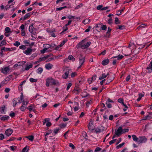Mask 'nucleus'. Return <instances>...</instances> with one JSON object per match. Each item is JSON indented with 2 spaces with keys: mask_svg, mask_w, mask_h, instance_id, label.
Returning a JSON list of instances; mask_svg holds the SVG:
<instances>
[{
  "mask_svg": "<svg viewBox=\"0 0 152 152\" xmlns=\"http://www.w3.org/2000/svg\"><path fill=\"white\" fill-rule=\"evenodd\" d=\"M86 39L83 40L77 45V48H80L83 49L88 48L91 44V42L90 41L86 42Z\"/></svg>",
  "mask_w": 152,
  "mask_h": 152,
  "instance_id": "obj_1",
  "label": "nucleus"
},
{
  "mask_svg": "<svg viewBox=\"0 0 152 152\" xmlns=\"http://www.w3.org/2000/svg\"><path fill=\"white\" fill-rule=\"evenodd\" d=\"M47 79L51 85L59 86L60 85V82L57 80H55L52 77H49Z\"/></svg>",
  "mask_w": 152,
  "mask_h": 152,
  "instance_id": "obj_2",
  "label": "nucleus"
},
{
  "mask_svg": "<svg viewBox=\"0 0 152 152\" xmlns=\"http://www.w3.org/2000/svg\"><path fill=\"white\" fill-rule=\"evenodd\" d=\"M147 140V138L145 136L139 137L138 142L139 143H145Z\"/></svg>",
  "mask_w": 152,
  "mask_h": 152,
  "instance_id": "obj_3",
  "label": "nucleus"
},
{
  "mask_svg": "<svg viewBox=\"0 0 152 152\" xmlns=\"http://www.w3.org/2000/svg\"><path fill=\"white\" fill-rule=\"evenodd\" d=\"M10 71V68L9 66L5 67L3 68H1V69L0 71L1 72L4 74H7Z\"/></svg>",
  "mask_w": 152,
  "mask_h": 152,
  "instance_id": "obj_4",
  "label": "nucleus"
},
{
  "mask_svg": "<svg viewBox=\"0 0 152 152\" xmlns=\"http://www.w3.org/2000/svg\"><path fill=\"white\" fill-rule=\"evenodd\" d=\"M85 59L84 57L82 56L81 55H80L79 58L80 66L78 67V68H80L83 65L85 62Z\"/></svg>",
  "mask_w": 152,
  "mask_h": 152,
  "instance_id": "obj_5",
  "label": "nucleus"
},
{
  "mask_svg": "<svg viewBox=\"0 0 152 152\" xmlns=\"http://www.w3.org/2000/svg\"><path fill=\"white\" fill-rule=\"evenodd\" d=\"M115 134L117 137H119L123 134V129L121 127H119L117 130L115 131Z\"/></svg>",
  "mask_w": 152,
  "mask_h": 152,
  "instance_id": "obj_6",
  "label": "nucleus"
},
{
  "mask_svg": "<svg viewBox=\"0 0 152 152\" xmlns=\"http://www.w3.org/2000/svg\"><path fill=\"white\" fill-rule=\"evenodd\" d=\"M72 72V71L71 69H68L66 71L64 74L62 76V78L64 79H66L68 76L69 73Z\"/></svg>",
  "mask_w": 152,
  "mask_h": 152,
  "instance_id": "obj_7",
  "label": "nucleus"
},
{
  "mask_svg": "<svg viewBox=\"0 0 152 152\" xmlns=\"http://www.w3.org/2000/svg\"><path fill=\"white\" fill-rule=\"evenodd\" d=\"M23 52L26 55H30L31 54V48H28L26 50L24 51Z\"/></svg>",
  "mask_w": 152,
  "mask_h": 152,
  "instance_id": "obj_8",
  "label": "nucleus"
},
{
  "mask_svg": "<svg viewBox=\"0 0 152 152\" xmlns=\"http://www.w3.org/2000/svg\"><path fill=\"white\" fill-rule=\"evenodd\" d=\"M13 132V130L12 129H8L5 131V133L7 136L9 137L12 134Z\"/></svg>",
  "mask_w": 152,
  "mask_h": 152,
  "instance_id": "obj_9",
  "label": "nucleus"
},
{
  "mask_svg": "<svg viewBox=\"0 0 152 152\" xmlns=\"http://www.w3.org/2000/svg\"><path fill=\"white\" fill-rule=\"evenodd\" d=\"M33 25H34L33 24H32L29 26V30L31 33L32 34L35 35V33L33 31L34 29V28L33 26Z\"/></svg>",
  "mask_w": 152,
  "mask_h": 152,
  "instance_id": "obj_10",
  "label": "nucleus"
},
{
  "mask_svg": "<svg viewBox=\"0 0 152 152\" xmlns=\"http://www.w3.org/2000/svg\"><path fill=\"white\" fill-rule=\"evenodd\" d=\"M146 69L148 70V72L149 73H151L152 71V61H151L148 66Z\"/></svg>",
  "mask_w": 152,
  "mask_h": 152,
  "instance_id": "obj_11",
  "label": "nucleus"
},
{
  "mask_svg": "<svg viewBox=\"0 0 152 152\" xmlns=\"http://www.w3.org/2000/svg\"><path fill=\"white\" fill-rule=\"evenodd\" d=\"M53 67V65L50 63H48L45 64V68L48 70L51 69Z\"/></svg>",
  "mask_w": 152,
  "mask_h": 152,
  "instance_id": "obj_12",
  "label": "nucleus"
},
{
  "mask_svg": "<svg viewBox=\"0 0 152 152\" xmlns=\"http://www.w3.org/2000/svg\"><path fill=\"white\" fill-rule=\"evenodd\" d=\"M35 107L32 104H31L27 108V109L30 112L33 111L34 112H35Z\"/></svg>",
  "mask_w": 152,
  "mask_h": 152,
  "instance_id": "obj_13",
  "label": "nucleus"
},
{
  "mask_svg": "<svg viewBox=\"0 0 152 152\" xmlns=\"http://www.w3.org/2000/svg\"><path fill=\"white\" fill-rule=\"evenodd\" d=\"M109 75V73H107L106 75L105 73H103L102 74V75L100 77H99V80H102L107 77V76Z\"/></svg>",
  "mask_w": 152,
  "mask_h": 152,
  "instance_id": "obj_14",
  "label": "nucleus"
},
{
  "mask_svg": "<svg viewBox=\"0 0 152 152\" xmlns=\"http://www.w3.org/2000/svg\"><path fill=\"white\" fill-rule=\"evenodd\" d=\"M18 99H19V98H15L13 99L12 102L13 103V106L14 107H15L18 103L17 100H18Z\"/></svg>",
  "mask_w": 152,
  "mask_h": 152,
  "instance_id": "obj_15",
  "label": "nucleus"
},
{
  "mask_svg": "<svg viewBox=\"0 0 152 152\" xmlns=\"http://www.w3.org/2000/svg\"><path fill=\"white\" fill-rule=\"evenodd\" d=\"M33 64H30L29 65L26 64L24 68V70H28L29 69L31 68Z\"/></svg>",
  "mask_w": 152,
  "mask_h": 152,
  "instance_id": "obj_16",
  "label": "nucleus"
},
{
  "mask_svg": "<svg viewBox=\"0 0 152 152\" xmlns=\"http://www.w3.org/2000/svg\"><path fill=\"white\" fill-rule=\"evenodd\" d=\"M109 62V60L108 59L104 60L102 62V64L103 65H107Z\"/></svg>",
  "mask_w": 152,
  "mask_h": 152,
  "instance_id": "obj_17",
  "label": "nucleus"
},
{
  "mask_svg": "<svg viewBox=\"0 0 152 152\" xmlns=\"http://www.w3.org/2000/svg\"><path fill=\"white\" fill-rule=\"evenodd\" d=\"M23 104L26 106L28 103L29 101L28 99H23L22 101Z\"/></svg>",
  "mask_w": 152,
  "mask_h": 152,
  "instance_id": "obj_18",
  "label": "nucleus"
},
{
  "mask_svg": "<svg viewBox=\"0 0 152 152\" xmlns=\"http://www.w3.org/2000/svg\"><path fill=\"white\" fill-rule=\"evenodd\" d=\"M23 95L22 93H21L20 98H19V99H18L17 101H18V102L19 103H21L22 102L23 100Z\"/></svg>",
  "mask_w": 152,
  "mask_h": 152,
  "instance_id": "obj_19",
  "label": "nucleus"
},
{
  "mask_svg": "<svg viewBox=\"0 0 152 152\" xmlns=\"http://www.w3.org/2000/svg\"><path fill=\"white\" fill-rule=\"evenodd\" d=\"M132 136L134 141L138 142L139 137L137 138L135 135H132Z\"/></svg>",
  "mask_w": 152,
  "mask_h": 152,
  "instance_id": "obj_20",
  "label": "nucleus"
},
{
  "mask_svg": "<svg viewBox=\"0 0 152 152\" xmlns=\"http://www.w3.org/2000/svg\"><path fill=\"white\" fill-rule=\"evenodd\" d=\"M124 57V56L122 55H118L117 56H115L113 57L112 58H117V59L118 60L121 59Z\"/></svg>",
  "mask_w": 152,
  "mask_h": 152,
  "instance_id": "obj_21",
  "label": "nucleus"
},
{
  "mask_svg": "<svg viewBox=\"0 0 152 152\" xmlns=\"http://www.w3.org/2000/svg\"><path fill=\"white\" fill-rule=\"evenodd\" d=\"M43 70V69L42 68L39 67L37 70V73L38 74H41Z\"/></svg>",
  "mask_w": 152,
  "mask_h": 152,
  "instance_id": "obj_22",
  "label": "nucleus"
},
{
  "mask_svg": "<svg viewBox=\"0 0 152 152\" xmlns=\"http://www.w3.org/2000/svg\"><path fill=\"white\" fill-rule=\"evenodd\" d=\"M53 31H48L50 33V35L54 37H56L55 34L53 32L54 31H55L54 29L53 30Z\"/></svg>",
  "mask_w": 152,
  "mask_h": 152,
  "instance_id": "obj_23",
  "label": "nucleus"
},
{
  "mask_svg": "<svg viewBox=\"0 0 152 152\" xmlns=\"http://www.w3.org/2000/svg\"><path fill=\"white\" fill-rule=\"evenodd\" d=\"M5 108V106L4 105L2 106L0 108V111L1 112V114H4V110Z\"/></svg>",
  "mask_w": 152,
  "mask_h": 152,
  "instance_id": "obj_24",
  "label": "nucleus"
},
{
  "mask_svg": "<svg viewBox=\"0 0 152 152\" xmlns=\"http://www.w3.org/2000/svg\"><path fill=\"white\" fill-rule=\"evenodd\" d=\"M26 137L28 138L30 141H32L34 139V136L33 135L29 136Z\"/></svg>",
  "mask_w": 152,
  "mask_h": 152,
  "instance_id": "obj_25",
  "label": "nucleus"
},
{
  "mask_svg": "<svg viewBox=\"0 0 152 152\" xmlns=\"http://www.w3.org/2000/svg\"><path fill=\"white\" fill-rule=\"evenodd\" d=\"M30 15H31V13L30 12L27 13L26 14L24 15V16L23 17V20H26V19L28 18V17L30 16Z\"/></svg>",
  "mask_w": 152,
  "mask_h": 152,
  "instance_id": "obj_26",
  "label": "nucleus"
},
{
  "mask_svg": "<svg viewBox=\"0 0 152 152\" xmlns=\"http://www.w3.org/2000/svg\"><path fill=\"white\" fill-rule=\"evenodd\" d=\"M6 43V42L5 40L3 39L1 42H0V46H1L5 45Z\"/></svg>",
  "mask_w": 152,
  "mask_h": 152,
  "instance_id": "obj_27",
  "label": "nucleus"
},
{
  "mask_svg": "<svg viewBox=\"0 0 152 152\" xmlns=\"http://www.w3.org/2000/svg\"><path fill=\"white\" fill-rule=\"evenodd\" d=\"M9 117L8 116H2L1 118V119L2 121H5V120H8L9 119Z\"/></svg>",
  "mask_w": 152,
  "mask_h": 152,
  "instance_id": "obj_28",
  "label": "nucleus"
},
{
  "mask_svg": "<svg viewBox=\"0 0 152 152\" xmlns=\"http://www.w3.org/2000/svg\"><path fill=\"white\" fill-rule=\"evenodd\" d=\"M90 22V20L88 19H86L85 20L83 21V23L85 24H86Z\"/></svg>",
  "mask_w": 152,
  "mask_h": 152,
  "instance_id": "obj_29",
  "label": "nucleus"
},
{
  "mask_svg": "<svg viewBox=\"0 0 152 152\" xmlns=\"http://www.w3.org/2000/svg\"><path fill=\"white\" fill-rule=\"evenodd\" d=\"M117 28H118L120 30H123L125 29V26L124 25H118V26Z\"/></svg>",
  "mask_w": 152,
  "mask_h": 152,
  "instance_id": "obj_30",
  "label": "nucleus"
},
{
  "mask_svg": "<svg viewBox=\"0 0 152 152\" xmlns=\"http://www.w3.org/2000/svg\"><path fill=\"white\" fill-rule=\"evenodd\" d=\"M26 106L22 104V106L20 108V110L22 111H24L25 109L26 108Z\"/></svg>",
  "mask_w": 152,
  "mask_h": 152,
  "instance_id": "obj_31",
  "label": "nucleus"
},
{
  "mask_svg": "<svg viewBox=\"0 0 152 152\" xmlns=\"http://www.w3.org/2000/svg\"><path fill=\"white\" fill-rule=\"evenodd\" d=\"M67 8V7L66 6H65L62 7H59V8H56V11L61 10L65 8Z\"/></svg>",
  "mask_w": 152,
  "mask_h": 152,
  "instance_id": "obj_32",
  "label": "nucleus"
},
{
  "mask_svg": "<svg viewBox=\"0 0 152 152\" xmlns=\"http://www.w3.org/2000/svg\"><path fill=\"white\" fill-rule=\"evenodd\" d=\"M20 45V43L18 41H15V43L13 44V45L16 47H18Z\"/></svg>",
  "mask_w": 152,
  "mask_h": 152,
  "instance_id": "obj_33",
  "label": "nucleus"
},
{
  "mask_svg": "<svg viewBox=\"0 0 152 152\" xmlns=\"http://www.w3.org/2000/svg\"><path fill=\"white\" fill-rule=\"evenodd\" d=\"M44 47H45L46 48H47V49L52 47L51 45H50L48 44H45L44 45Z\"/></svg>",
  "mask_w": 152,
  "mask_h": 152,
  "instance_id": "obj_34",
  "label": "nucleus"
},
{
  "mask_svg": "<svg viewBox=\"0 0 152 152\" xmlns=\"http://www.w3.org/2000/svg\"><path fill=\"white\" fill-rule=\"evenodd\" d=\"M68 59L69 60H72L73 61L75 60V58H74L73 56L71 55H70L69 56Z\"/></svg>",
  "mask_w": 152,
  "mask_h": 152,
  "instance_id": "obj_35",
  "label": "nucleus"
},
{
  "mask_svg": "<svg viewBox=\"0 0 152 152\" xmlns=\"http://www.w3.org/2000/svg\"><path fill=\"white\" fill-rule=\"evenodd\" d=\"M28 147L26 146L23 149V152H28Z\"/></svg>",
  "mask_w": 152,
  "mask_h": 152,
  "instance_id": "obj_36",
  "label": "nucleus"
},
{
  "mask_svg": "<svg viewBox=\"0 0 152 152\" xmlns=\"http://www.w3.org/2000/svg\"><path fill=\"white\" fill-rule=\"evenodd\" d=\"M66 124L64 123H61L60 124V127L61 128H65L66 127Z\"/></svg>",
  "mask_w": 152,
  "mask_h": 152,
  "instance_id": "obj_37",
  "label": "nucleus"
},
{
  "mask_svg": "<svg viewBox=\"0 0 152 152\" xmlns=\"http://www.w3.org/2000/svg\"><path fill=\"white\" fill-rule=\"evenodd\" d=\"M52 132V130H48L46 133V134H45V135L46 136L50 134Z\"/></svg>",
  "mask_w": 152,
  "mask_h": 152,
  "instance_id": "obj_38",
  "label": "nucleus"
},
{
  "mask_svg": "<svg viewBox=\"0 0 152 152\" xmlns=\"http://www.w3.org/2000/svg\"><path fill=\"white\" fill-rule=\"evenodd\" d=\"M5 33H8L10 31V29L8 27H7L5 28Z\"/></svg>",
  "mask_w": 152,
  "mask_h": 152,
  "instance_id": "obj_39",
  "label": "nucleus"
},
{
  "mask_svg": "<svg viewBox=\"0 0 152 152\" xmlns=\"http://www.w3.org/2000/svg\"><path fill=\"white\" fill-rule=\"evenodd\" d=\"M118 102L121 104H122L123 103H124L123 99L121 98H119V99H118Z\"/></svg>",
  "mask_w": 152,
  "mask_h": 152,
  "instance_id": "obj_40",
  "label": "nucleus"
},
{
  "mask_svg": "<svg viewBox=\"0 0 152 152\" xmlns=\"http://www.w3.org/2000/svg\"><path fill=\"white\" fill-rule=\"evenodd\" d=\"M124 144V142H123L119 144V145H117L116 147V148L118 149L120 148H121Z\"/></svg>",
  "mask_w": 152,
  "mask_h": 152,
  "instance_id": "obj_41",
  "label": "nucleus"
},
{
  "mask_svg": "<svg viewBox=\"0 0 152 152\" xmlns=\"http://www.w3.org/2000/svg\"><path fill=\"white\" fill-rule=\"evenodd\" d=\"M19 49L23 50H25L26 49V45H23L20 46H19Z\"/></svg>",
  "mask_w": 152,
  "mask_h": 152,
  "instance_id": "obj_42",
  "label": "nucleus"
},
{
  "mask_svg": "<svg viewBox=\"0 0 152 152\" xmlns=\"http://www.w3.org/2000/svg\"><path fill=\"white\" fill-rule=\"evenodd\" d=\"M124 9H122L121 10H118L117 11V12L118 13L116 14V15H121V13L124 11Z\"/></svg>",
  "mask_w": 152,
  "mask_h": 152,
  "instance_id": "obj_43",
  "label": "nucleus"
},
{
  "mask_svg": "<svg viewBox=\"0 0 152 152\" xmlns=\"http://www.w3.org/2000/svg\"><path fill=\"white\" fill-rule=\"evenodd\" d=\"M115 23L116 24H118L120 23V22L119 21L118 18L116 17L115 18Z\"/></svg>",
  "mask_w": 152,
  "mask_h": 152,
  "instance_id": "obj_44",
  "label": "nucleus"
},
{
  "mask_svg": "<svg viewBox=\"0 0 152 152\" xmlns=\"http://www.w3.org/2000/svg\"><path fill=\"white\" fill-rule=\"evenodd\" d=\"M29 80L31 82L33 83L36 82L37 80L36 79H34L32 78H30Z\"/></svg>",
  "mask_w": 152,
  "mask_h": 152,
  "instance_id": "obj_45",
  "label": "nucleus"
},
{
  "mask_svg": "<svg viewBox=\"0 0 152 152\" xmlns=\"http://www.w3.org/2000/svg\"><path fill=\"white\" fill-rule=\"evenodd\" d=\"M72 84L71 83H69L67 84L66 90H68L70 88V87L72 86Z\"/></svg>",
  "mask_w": 152,
  "mask_h": 152,
  "instance_id": "obj_46",
  "label": "nucleus"
},
{
  "mask_svg": "<svg viewBox=\"0 0 152 152\" xmlns=\"http://www.w3.org/2000/svg\"><path fill=\"white\" fill-rule=\"evenodd\" d=\"M113 22V20L112 18H110L108 20V23L109 24H111Z\"/></svg>",
  "mask_w": 152,
  "mask_h": 152,
  "instance_id": "obj_47",
  "label": "nucleus"
},
{
  "mask_svg": "<svg viewBox=\"0 0 152 152\" xmlns=\"http://www.w3.org/2000/svg\"><path fill=\"white\" fill-rule=\"evenodd\" d=\"M77 75V73L76 72H74L71 73V77H74Z\"/></svg>",
  "mask_w": 152,
  "mask_h": 152,
  "instance_id": "obj_48",
  "label": "nucleus"
},
{
  "mask_svg": "<svg viewBox=\"0 0 152 152\" xmlns=\"http://www.w3.org/2000/svg\"><path fill=\"white\" fill-rule=\"evenodd\" d=\"M113 80L112 79H110V77L109 76H108L107 77V82L106 83V84H107L108 83H109L110 82Z\"/></svg>",
  "mask_w": 152,
  "mask_h": 152,
  "instance_id": "obj_49",
  "label": "nucleus"
},
{
  "mask_svg": "<svg viewBox=\"0 0 152 152\" xmlns=\"http://www.w3.org/2000/svg\"><path fill=\"white\" fill-rule=\"evenodd\" d=\"M149 117V115H147V116L143 117L142 119L140 120V121H143V120H146L148 119V118Z\"/></svg>",
  "mask_w": 152,
  "mask_h": 152,
  "instance_id": "obj_50",
  "label": "nucleus"
},
{
  "mask_svg": "<svg viewBox=\"0 0 152 152\" xmlns=\"http://www.w3.org/2000/svg\"><path fill=\"white\" fill-rule=\"evenodd\" d=\"M59 130L60 129L58 128L55 129L54 130V135H55L56 134H57L58 133Z\"/></svg>",
  "mask_w": 152,
  "mask_h": 152,
  "instance_id": "obj_51",
  "label": "nucleus"
},
{
  "mask_svg": "<svg viewBox=\"0 0 152 152\" xmlns=\"http://www.w3.org/2000/svg\"><path fill=\"white\" fill-rule=\"evenodd\" d=\"M46 86L48 87V86H49V85H51L49 81L48 80L47 78L46 79Z\"/></svg>",
  "mask_w": 152,
  "mask_h": 152,
  "instance_id": "obj_52",
  "label": "nucleus"
},
{
  "mask_svg": "<svg viewBox=\"0 0 152 152\" xmlns=\"http://www.w3.org/2000/svg\"><path fill=\"white\" fill-rule=\"evenodd\" d=\"M107 27L106 25H103L102 26L101 29L103 30H104L107 29Z\"/></svg>",
  "mask_w": 152,
  "mask_h": 152,
  "instance_id": "obj_53",
  "label": "nucleus"
},
{
  "mask_svg": "<svg viewBox=\"0 0 152 152\" xmlns=\"http://www.w3.org/2000/svg\"><path fill=\"white\" fill-rule=\"evenodd\" d=\"M101 148L99 147H96L95 150L94 152H97L100 151L101 150Z\"/></svg>",
  "mask_w": 152,
  "mask_h": 152,
  "instance_id": "obj_54",
  "label": "nucleus"
},
{
  "mask_svg": "<svg viewBox=\"0 0 152 152\" xmlns=\"http://www.w3.org/2000/svg\"><path fill=\"white\" fill-rule=\"evenodd\" d=\"M47 50V48H44L43 50H41V53L42 54L44 53Z\"/></svg>",
  "mask_w": 152,
  "mask_h": 152,
  "instance_id": "obj_55",
  "label": "nucleus"
},
{
  "mask_svg": "<svg viewBox=\"0 0 152 152\" xmlns=\"http://www.w3.org/2000/svg\"><path fill=\"white\" fill-rule=\"evenodd\" d=\"M116 140V139L113 140L109 142V144L110 145H111L112 144L114 143Z\"/></svg>",
  "mask_w": 152,
  "mask_h": 152,
  "instance_id": "obj_56",
  "label": "nucleus"
},
{
  "mask_svg": "<svg viewBox=\"0 0 152 152\" xmlns=\"http://www.w3.org/2000/svg\"><path fill=\"white\" fill-rule=\"evenodd\" d=\"M4 135L2 134H0V140H3L4 138Z\"/></svg>",
  "mask_w": 152,
  "mask_h": 152,
  "instance_id": "obj_57",
  "label": "nucleus"
},
{
  "mask_svg": "<svg viewBox=\"0 0 152 152\" xmlns=\"http://www.w3.org/2000/svg\"><path fill=\"white\" fill-rule=\"evenodd\" d=\"M69 146L73 149H74L75 148L73 144L72 143H70L69 144Z\"/></svg>",
  "mask_w": 152,
  "mask_h": 152,
  "instance_id": "obj_58",
  "label": "nucleus"
},
{
  "mask_svg": "<svg viewBox=\"0 0 152 152\" xmlns=\"http://www.w3.org/2000/svg\"><path fill=\"white\" fill-rule=\"evenodd\" d=\"M91 28V26H89L88 28H87V29H86L85 31V32H88L90 31V29Z\"/></svg>",
  "mask_w": 152,
  "mask_h": 152,
  "instance_id": "obj_59",
  "label": "nucleus"
},
{
  "mask_svg": "<svg viewBox=\"0 0 152 152\" xmlns=\"http://www.w3.org/2000/svg\"><path fill=\"white\" fill-rule=\"evenodd\" d=\"M13 50V49L11 48H6L5 49V51H11Z\"/></svg>",
  "mask_w": 152,
  "mask_h": 152,
  "instance_id": "obj_60",
  "label": "nucleus"
},
{
  "mask_svg": "<svg viewBox=\"0 0 152 152\" xmlns=\"http://www.w3.org/2000/svg\"><path fill=\"white\" fill-rule=\"evenodd\" d=\"M66 42V40H64L60 44V46H61V47H62Z\"/></svg>",
  "mask_w": 152,
  "mask_h": 152,
  "instance_id": "obj_61",
  "label": "nucleus"
},
{
  "mask_svg": "<svg viewBox=\"0 0 152 152\" xmlns=\"http://www.w3.org/2000/svg\"><path fill=\"white\" fill-rule=\"evenodd\" d=\"M107 105V106L108 108H111L112 107V105L110 103H107V102H106V104Z\"/></svg>",
  "mask_w": 152,
  "mask_h": 152,
  "instance_id": "obj_62",
  "label": "nucleus"
},
{
  "mask_svg": "<svg viewBox=\"0 0 152 152\" xmlns=\"http://www.w3.org/2000/svg\"><path fill=\"white\" fill-rule=\"evenodd\" d=\"M16 148V147L15 146H12L10 147V149L12 151H14Z\"/></svg>",
  "mask_w": 152,
  "mask_h": 152,
  "instance_id": "obj_63",
  "label": "nucleus"
},
{
  "mask_svg": "<svg viewBox=\"0 0 152 152\" xmlns=\"http://www.w3.org/2000/svg\"><path fill=\"white\" fill-rule=\"evenodd\" d=\"M129 131V129H124L123 130V133H124L125 132H128Z\"/></svg>",
  "mask_w": 152,
  "mask_h": 152,
  "instance_id": "obj_64",
  "label": "nucleus"
}]
</instances>
